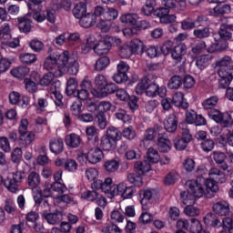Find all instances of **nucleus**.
I'll use <instances>...</instances> for the list:
<instances>
[{"instance_id": "obj_1", "label": "nucleus", "mask_w": 233, "mask_h": 233, "mask_svg": "<svg viewBox=\"0 0 233 233\" xmlns=\"http://www.w3.org/2000/svg\"><path fill=\"white\" fill-rule=\"evenodd\" d=\"M68 63V52L62 54L53 53L45 58L43 66L44 70H47L49 74H53L55 77H61L65 74V66Z\"/></svg>"}, {"instance_id": "obj_2", "label": "nucleus", "mask_w": 233, "mask_h": 233, "mask_svg": "<svg viewBox=\"0 0 233 233\" xmlns=\"http://www.w3.org/2000/svg\"><path fill=\"white\" fill-rule=\"evenodd\" d=\"M136 94L137 96H141L146 94L147 97H156V96H159V97H165L167 96V86H159L156 84V81H152L150 79V76H144L137 85L135 89Z\"/></svg>"}, {"instance_id": "obj_3", "label": "nucleus", "mask_w": 233, "mask_h": 233, "mask_svg": "<svg viewBox=\"0 0 233 233\" xmlns=\"http://www.w3.org/2000/svg\"><path fill=\"white\" fill-rule=\"evenodd\" d=\"M121 139V132L116 127H111L106 130L99 143V148L106 152H112L116 148V145Z\"/></svg>"}, {"instance_id": "obj_4", "label": "nucleus", "mask_w": 233, "mask_h": 233, "mask_svg": "<svg viewBox=\"0 0 233 233\" xmlns=\"http://www.w3.org/2000/svg\"><path fill=\"white\" fill-rule=\"evenodd\" d=\"M215 66L219 68L218 76L219 77H223L228 76V74H233V61L232 57L226 56L220 58L218 61L215 63Z\"/></svg>"}, {"instance_id": "obj_5", "label": "nucleus", "mask_w": 233, "mask_h": 233, "mask_svg": "<svg viewBox=\"0 0 233 233\" xmlns=\"http://www.w3.org/2000/svg\"><path fill=\"white\" fill-rule=\"evenodd\" d=\"M186 187L187 188V192L185 191L184 194H192L195 198H203V194H205V188L203 185L199 183L198 180H188L186 182Z\"/></svg>"}, {"instance_id": "obj_6", "label": "nucleus", "mask_w": 233, "mask_h": 233, "mask_svg": "<svg viewBox=\"0 0 233 233\" xmlns=\"http://www.w3.org/2000/svg\"><path fill=\"white\" fill-rule=\"evenodd\" d=\"M170 9L165 7L157 8L154 12V15L159 18L160 23L163 25H170V23H176V15H169Z\"/></svg>"}, {"instance_id": "obj_7", "label": "nucleus", "mask_w": 233, "mask_h": 233, "mask_svg": "<svg viewBox=\"0 0 233 233\" xmlns=\"http://www.w3.org/2000/svg\"><path fill=\"white\" fill-rule=\"evenodd\" d=\"M219 102L218 96H212L202 101V106L207 111L208 117H212L216 112L219 110L216 109L218 103Z\"/></svg>"}, {"instance_id": "obj_8", "label": "nucleus", "mask_w": 233, "mask_h": 233, "mask_svg": "<svg viewBox=\"0 0 233 233\" xmlns=\"http://www.w3.org/2000/svg\"><path fill=\"white\" fill-rule=\"evenodd\" d=\"M113 194L121 196L123 199H130L134 196V187H127L125 183H120L117 187L113 188Z\"/></svg>"}, {"instance_id": "obj_9", "label": "nucleus", "mask_w": 233, "mask_h": 233, "mask_svg": "<svg viewBox=\"0 0 233 233\" xmlns=\"http://www.w3.org/2000/svg\"><path fill=\"white\" fill-rule=\"evenodd\" d=\"M41 216H42V218L46 219V221L49 225H59V223L63 221V212L59 210H56L53 213L41 211Z\"/></svg>"}, {"instance_id": "obj_10", "label": "nucleus", "mask_w": 233, "mask_h": 233, "mask_svg": "<svg viewBox=\"0 0 233 233\" xmlns=\"http://www.w3.org/2000/svg\"><path fill=\"white\" fill-rule=\"evenodd\" d=\"M49 94L51 95L52 99L55 98V105L58 106V108H63V95L59 90V83L55 82L50 85Z\"/></svg>"}, {"instance_id": "obj_11", "label": "nucleus", "mask_w": 233, "mask_h": 233, "mask_svg": "<svg viewBox=\"0 0 233 233\" xmlns=\"http://www.w3.org/2000/svg\"><path fill=\"white\" fill-rule=\"evenodd\" d=\"M210 119L225 127H232L233 124L232 116L227 112L220 113L219 111H215V115Z\"/></svg>"}, {"instance_id": "obj_12", "label": "nucleus", "mask_w": 233, "mask_h": 233, "mask_svg": "<svg viewBox=\"0 0 233 233\" xmlns=\"http://www.w3.org/2000/svg\"><path fill=\"white\" fill-rule=\"evenodd\" d=\"M228 48V42L215 38V42L212 43L207 49L208 54H219L225 52Z\"/></svg>"}, {"instance_id": "obj_13", "label": "nucleus", "mask_w": 233, "mask_h": 233, "mask_svg": "<svg viewBox=\"0 0 233 233\" xmlns=\"http://www.w3.org/2000/svg\"><path fill=\"white\" fill-rule=\"evenodd\" d=\"M212 158L215 161L216 165H218L220 170L224 172L228 170V163H227V155L221 151H214L212 154Z\"/></svg>"}, {"instance_id": "obj_14", "label": "nucleus", "mask_w": 233, "mask_h": 233, "mask_svg": "<svg viewBox=\"0 0 233 233\" xmlns=\"http://www.w3.org/2000/svg\"><path fill=\"white\" fill-rule=\"evenodd\" d=\"M177 115L175 113L169 114L164 120V128L167 132L172 134L177 130Z\"/></svg>"}, {"instance_id": "obj_15", "label": "nucleus", "mask_w": 233, "mask_h": 233, "mask_svg": "<svg viewBox=\"0 0 233 233\" xmlns=\"http://www.w3.org/2000/svg\"><path fill=\"white\" fill-rule=\"evenodd\" d=\"M187 45L185 43H180L176 46L171 53V57L176 63H181L183 57L187 56Z\"/></svg>"}, {"instance_id": "obj_16", "label": "nucleus", "mask_w": 233, "mask_h": 233, "mask_svg": "<svg viewBox=\"0 0 233 233\" xmlns=\"http://www.w3.org/2000/svg\"><path fill=\"white\" fill-rule=\"evenodd\" d=\"M212 208L218 216H228L230 214V204L225 200H220L213 204Z\"/></svg>"}, {"instance_id": "obj_17", "label": "nucleus", "mask_w": 233, "mask_h": 233, "mask_svg": "<svg viewBox=\"0 0 233 233\" xmlns=\"http://www.w3.org/2000/svg\"><path fill=\"white\" fill-rule=\"evenodd\" d=\"M35 139V134L29 131L28 133H19L18 147L20 148H28L32 142Z\"/></svg>"}, {"instance_id": "obj_18", "label": "nucleus", "mask_w": 233, "mask_h": 233, "mask_svg": "<svg viewBox=\"0 0 233 233\" xmlns=\"http://www.w3.org/2000/svg\"><path fill=\"white\" fill-rule=\"evenodd\" d=\"M26 185L34 190L41 185V175L35 171H31L26 177Z\"/></svg>"}, {"instance_id": "obj_19", "label": "nucleus", "mask_w": 233, "mask_h": 233, "mask_svg": "<svg viewBox=\"0 0 233 233\" xmlns=\"http://www.w3.org/2000/svg\"><path fill=\"white\" fill-rule=\"evenodd\" d=\"M204 223L208 227H212L213 228H220V227H223V222L219 220V218H218V215L216 213H208L204 217Z\"/></svg>"}, {"instance_id": "obj_20", "label": "nucleus", "mask_w": 233, "mask_h": 233, "mask_svg": "<svg viewBox=\"0 0 233 233\" xmlns=\"http://www.w3.org/2000/svg\"><path fill=\"white\" fill-rule=\"evenodd\" d=\"M117 187V185H113L112 186V178L107 177L105 178L104 181H102V187L101 190L102 192H105L106 196L109 199H114L116 198V194H114V188Z\"/></svg>"}, {"instance_id": "obj_21", "label": "nucleus", "mask_w": 233, "mask_h": 233, "mask_svg": "<svg viewBox=\"0 0 233 233\" xmlns=\"http://www.w3.org/2000/svg\"><path fill=\"white\" fill-rule=\"evenodd\" d=\"M103 157V149L100 147H94L90 149L87 154V159L89 163H92V165H97V163H99Z\"/></svg>"}, {"instance_id": "obj_22", "label": "nucleus", "mask_w": 233, "mask_h": 233, "mask_svg": "<svg viewBox=\"0 0 233 233\" xmlns=\"http://www.w3.org/2000/svg\"><path fill=\"white\" fill-rule=\"evenodd\" d=\"M66 145L69 148H79L83 143L81 137L76 133H71L66 137Z\"/></svg>"}, {"instance_id": "obj_23", "label": "nucleus", "mask_w": 233, "mask_h": 233, "mask_svg": "<svg viewBox=\"0 0 233 233\" xmlns=\"http://www.w3.org/2000/svg\"><path fill=\"white\" fill-rule=\"evenodd\" d=\"M171 101L177 108H182V110H187V108H188V102H187L185 95L181 92L175 93Z\"/></svg>"}, {"instance_id": "obj_24", "label": "nucleus", "mask_w": 233, "mask_h": 233, "mask_svg": "<svg viewBox=\"0 0 233 233\" xmlns=\"http://www.w3.org/2000/svg\"><path fill=\"white\" fill-rule=\"evenodd\" d=\"M18 28L22 34H29L32 30V21L28 19V15L17 18Z\"/></svg>"}, {"instance_id": "obj_25", "label": "nucleus", "mask_w": 233, "mask_h": 233, "mask_svg": "<svg viewBox=\"0 0 233 233\" xmlns=\"http://www.w3.org/2000/svg\"><path fill=\"white\" fill-rule=\"evenodd\" d=\"M232 30H233V25H228V24H223L220 25L219 31H218V35L219 39L222 41H230L232 39Z\"/></svg>"}, {"instance_id": "obj_26", "label": "nucleus", "mask_w": 233, "mask_h": 233, "mask_svg": "<svg viewBox=\"0 0 233 233\" xmlns=\"http://www.w3.org/2000/svg\"><path fill=\"white\" fill-rule=\"evenodd\" d=\"M208 176L217 183H225L227 181V175L218 167H212L208 171Z\"/></svg>"}, {"instance_id": "obj_27", "label": "nucleus", "mask_w": 233, "mask_h": 233, "mask_svg": "<svg viewBox=\"0 0 233 233\" xmlns=\"http://www.w3.org/2000/svg\"><path fill=\"white\" fill-rule=\"evenodd\" d=\"M110 48H112V43L107 40H103L96 44L94 52L97 54V56H104V54L110 52Z\"/></svg>"}, {"instance_id": "obj_28", "label": "nucleus", "mask_w": 233, "mask_h": 233, "mask_svg": "<svg viewBox=\"0 0 233 233\" xmlns=\"http://www.w3.org/2000/svg\"><path fill=\"white\" fill-rule=\"evenodd\" d=\"M97 23V19H96V15L92 13H86L82 17L79 18V25L83 26V28H90Z\"/></svg>"}, {"instance_id": "obj_29", "label": "nucleus", "mask_w": 233, "mask_h": 233, "mask_svg": "<svg viewBox=\"0 0 233 233\" xmlns=\"http://www.w3.org/2000/svg\"><path fill=\"white\" fill-rule=\"evenodd\" d=\"M134 167L137 172L140 174V176L143 174H147V172H150V170H152V164L148 162L147 158L143 161H137Z\"/></svg>"}, {"instance_id": "obj_30", "label": "nucleus", "mask_w": 233, "mask_h": 233, "mask_svg": "<svg viewBox=\"0 0 233 233\" xmlns=\"http://www.w3.org/2000/svg\"><path fill=\"white\" fill-rule=\"evenodd\" d=\"M49 148L53 154H61L65 149V143L62 138H54L49 143Z\"/></svg>"}, {"instance_id": "obj_31", "label": "nucleus", "mask_w": 233, "mask_h": 233, "mask_svg": "<svg viewBox=\"0 0 233 233\" xmlns=\"http://www.w3.org/2000/svg\"><path fill=\"white\" fill-rule=\"evenodd\" d=\"M120 21L129 26H136L137 25V21H139V15H137V14L122 15L120 16Z\"/></svg>"}, {"instance_id": "obj_32", "label": "nucleus", "mask_w": 233, "mask_h": 233, "mask_svg": "<svg viewBox=\"0 0 233 233\" xmlns=\"http://www.w3.org/2000/svg\"><path fill=\"white\" fill-rule=\"evenodd\" d=\"M147 28H150V22L147 20H138L135 27L126 29L124 34H131V35H136V30H147Z\"/></svg>"}, {"instance_id": "obj_33", "label": "nucleus", "mask_w": 233, "mask_h": 233, "mask_svg": "<svg viewBox=\"0 0 233 233\" xmlns=\"http://www.w3.org/2000/svg\"><path fill=\"white\" fill-rule=\"evenodd\" d=\"M193 35L197 37V39H207V37H210V27L198 26L194 29Z\"/></svg>"}, {"instance_id": "obj_34", "label": "nucleus", "mask_w": 233, "mask_h": 233, "mask_svg": "<svg viewBox=\"0 0 233 233\" xmlns=\"http://www.w3.org/2000/svg\"><path fill=\"white\" fill-rule=\"evenodd\" d=\"M28 74H30V68L25 66H18L11 70V75L17 79H23L24 77H26Z\"/></svg>"}, {"instance_id": "obj_35", "label": "nucleus", "mask_w": 233, "mask_h": 233, "mask_svg": "<svg viewBox=\"0 0 233 233\" xmlns=\"http://www.w3.org/2000/svg\"><path fill=\"white\" fill-rule=\"evenodd\" d=\"M156 0H146L145 5L141 8L142 15H152L156 12Z\"/></svg>"}, {"instance_id": "obj_36", "label": "nucleus", "mask_w": 233, "mask_h": 233, "mask_svg": "<svg viewBox=\"0 0 233 233\" xmlns=\"http://www.w3.org/2000/svg\"><path fill=\"white\" fill-rule=\"evenodd\" d=\"M146 159L147 160L148 163L154 165L161 161V157L159 156V152H157L154 147H149L147 151Z\"/></svg>"}, {"instance_id": "obj_37", "label": "nucleus", "mask_w": 233, "mask_h": 233, "mask_svg": "<svg viewBox=\"0 0 233 233\" xmlns=\"http://www.w3.org/2000/svg\"><path fill=\"white\" fill-rule=\"evenodd\" d=\"M34 201L35 205H38L39 208L42 212H50V203H48V199H45L41 197V195H36L34 197Z\"/></svg>"}, {"instance_id": "obj_38", "label": "nucleus", "mask_w": 233, "mask_h": 233, "mask_svg": "<svg viewBox=\"0 0 233 233\" xmlns=\"http://www.w3.org/2000/svg\"><path fill=\"white\" fill-rule=\"evenodd\" d=\"M67 68V72L72 76H76L77 72H79V64L74 58L68 56V61L65 66V71Z\"/></svg>"}, {"instance_id": "obj_39", "label": "nucleus", "mask_w": 233, "mask_h": 233, "mask_svg": "<svg viewBox=\"0 0 233 233\" xmlns=\"http://www.w3.org/2000/svg\"><path fill=\"white\" fill-rule=\"evenodd\" d=\"M218 183H219V182H216V180L212 179L211 177H209L208 179H206V181H205L206 190L208 193L212 192V194H210L209 197L207 196V198L214 197V193H216V192H218V190H219V187L218 186Z\"/></svg>"}, {"instance_id": "obj_40", "label": "nucleus", "mask_w": 233, "mask_h": 233, "mask_svg": "<svg viewBox=\"0 0 233 233\" xmlns=\"http://www.w3.org/2000/svg\"><path fill=\"white\" fill-rule=\"evenodd\" d=\"M77 81L76 78L71 77L66 82V96H75L77 92Z\"/></svg>"}, {"instance_id": "obj_41", "label": "nucleus", "mask_w": 233, "mask_h": 233, "mask_svg": "<svg viewBox=\"0 0 233 233\" xmlns=\"http://www.w3.org/2000/svg\"><path fill=\"white\" fill-rule=\"evenodd\" d=\"M86 14V4L80 2L73 8V15L76 19H79Z\"/></svg>"}, {"instance_id": "obj_42", "label": "nucleus", "mask_w": 233, "mask_h": 233, "mask_svg": "<svg viewBox=\"0 0 233 233\" xmlns=\"http://www.w3.org/2000/svg\"><path fill=\"white\" fill-rule=\"evenodd\" d=\"M181 85H183V77H181V76L176 75L169 79L167 83V88H169V90H177Z\"/></svg>"}, {"instance_id": "obj_43", "label": "nucleus", "mask_w": 233, "mask_h": 233, "mask_svg": "<svg viewBox=\"0 0 233 233\" xmlns=\"http://www.w3.org/2000/svg\"><path fill=\"white\" fill-rule=\"evenodd\" d=\"M108 65H110V58L108 56H102L96 61L95 70L96 72H103Z\"/></svg>"}, {"instance_id": "obj_44", "label": "nucleus", "mask_w": 233, "mask_h": 233, "mask_svg": "<svg viewBox=\"0 0 233 233\" xmlns=\"http://www.w3.org/2000/svg\"><path fill=\"white\" fill-rule=\"evenodd\" d=\"M129 48L133 54H143L145 52L143 42L139 39L132 40Z\"/></svg>"}, {"instance_id": "obj_45", "label": "nucleus", "mask_w": 233, "mask_h": 233, "mask_svg": "<svg viewBox=\"0 0 233 233\" xmlns=\"http://www.w3.org/2000/svg\"><path fill=\"white\" fill-rule=\"evenodd\" d=\"M4 185L5 188H7L10 192L13 194H15L17 190H19V184L18 182H15V179L12 177H7L6 179L4 180Z\"/></svg>"}, {"instance_id": "obj_46", "label": "nucleus", "mask_w": 233, "mask_h": 233, "mask_svg": "<svg viewBox=\"0 0 233 233\" xmlns=\"http://www.w3.org/2000/svg\"><path fill=\"white\" fill-rule=\"evenodd\" d=\"M190 223L191 224L189 225V232H193V233L208 232V231L203 230V226L201 225V222L198 218H191Z\"/></svg>"}, {"instance_id": "obj_47", "label": "nucleus", "mask_w": 233, "mask_h": 233, "mask_svg": "<svg viewBox=\"0 0 233 233\" xmlns=\"http://www.w3.org/2000/svg\"><path fill=\"white\" fill-rule=\"evenodd\" d=\"M210 61H212V56L208 55H203L196 61V66L200 70H205V68L210 65Z\"/></svg>"}, {"instance_id": "obj_48", "label": "nucleus", "mask_w": 233, "mask_h": 233, "mask_svg": "<svg viewBox=\"0 0 233 233\" xmlns=\"http://www.w3.org/2000/svg\"><path fill=\"white\" fill-rule=\"evenodd\" d=\"M19 59L24 65H34L37 61V56L35 54L24 53L20 55Z\"/></svg>"}, {"instance_id": "obj_49", "label": "nucleus", "mask_w": 233, "mask_h": 233, "mask_svg": "<svg viewBox=\"0 0 233 233\" xmlns=\"http://www.w3.org/2000/svg\"><path fill=\"white\" fill-rule=\"evenodd\" d=\"M127 181L135 185V187H142L143 186V177H141V174L137 173H129L127 175Z\"/></svg>"}, {"instance_id": "obj_50", "label": "nucleus", "mask_w": 233, "mask_h": 233, "mask_svg": "<svg viewBox=\"0 0 233 233\" xmlns=\"http://www.w3.org/2000/svg\"><path fill=\"white\" fill-rule=\"evenodd\" d=\"M96 120L97 123V127H99L101 130H105V128H106V127L108 126V121H106V115L103 111H100L96 116Z\"/></svg>"}, {"instance_id": "obj_51", "label": "nucleus", "mask_w": 233, "mask_h": 233, "mask_svg": "<svg viewBox=\"0 0 233 233\" xmlns=\"http://www.w3.org/2000/svg\"><path fill=\"white\" fill-rule=\"evenodd\" d=\"M179 128L181 129L182 139L190 143V141H192V134H190L188 125H187V123H182L179 125Z\"/></svg>"}, {"instance_id": "obj_52", "label": "nucleus", "mask_w": 233, "mask_h": 233, "mask_svg": "<svg viewBox=\"0 0 233 233\" xmlns=\"http://www.w3.org/2000/svg\"><path fill=\"white\" fill-rule=\"evenodd\" d=\"M157 136V131L156 128L151 127L147 128L144 133V137L142 140V143H147L148 141H154L156 139V137Z\"/></svg>"}, {"instance_id": "obj_53", "label": "nucleus", "mask_w": 233, "mask_h": 233, "mask_svg": "<svg viewBox=\"0 0 233 233\" xmlns=\"http://www.w3.org/2000/svg\"><path fill=\"white\" fill-rule=\"evenodd\" d=\"M0 39L4 43H8L12 39V35L10 34V25H5L0 30Z\"/></svg>"}, {"instance_id": "obj_54", "label": "nucleus", "mask_w": 233, "mask_h": 233, "mask_svg": "<svg viewBox=\"0 0 233 233\" xmlns=\"http://www.w3.org/2000/svg\"><path fill=\"white\" fill-rule=\"evenodd\" d=\"M104 167L106 172L112 174V172H116V170L119 168V162H117L116 159L107 160L106 161Z\"/></svg>"}, {"instance_id": "obj_55", "label": "nucleus", "mask_w": 233, "mask_h": 233, "mask_svg": "<svg viewBox=\"0 0 233 233\" xmlns=\"http://www.w3.org/2000/svg\"><path fill=\"white\" fill-rule=\"evenodd\" d=\"M122 136H123V137L127 139V141H134V139H136V136H137L136 130L134 129V127L132 126H129L123 129Z\"/></svg>"}, {"instance_id": "obj_56", "label": "nucleus", "mask_w": 233, "mask_h": 233, "mask_svg": "<svg viewBox=\"0 0 233 233\" xmlns=\"http://www.w3.org/2000/svg\"><path fill=\"white\" fill-rule=\"evenodd\" d=\"M218 86L219 88H228L230 86V83L233 79L232 73H228L224 76H219Z\"/></svg>"}, {"instance_id": "obj_57", "label": "nucleus", "mask_w": 233, "mask_h": 233, "mask_svg": "<svg viewBox=\"0 0 233 233\" xmlns=\"http://www.w3.org/2000/svg\"><path fill=\"white\" fill-rule=\"evenodd\" d=\"M23 157V149L21 147H15L11 153V161L15 165H19L21 163V159Z\"/></svg>"}, {"instance_id": "obj_58", "label": "nucleus", "mask_w": 233, "mask_h": 233, "mask_svg": "<svg viewBox=\"0 0 233 233\" xmlns=\"http://www.w3.org/2000/svg\"><path fill=\"white\" fill-rule=\"evenodd\" d=\"M29 47L33 52H43L45 50V43L41 40L34 39L29 43Z\"/></svg>"}, {"instance_id": "obj_59", "label": "nucleus", "mask_w": 233, "mask_h": 233, "mask_svg": "<svg viewBox=\"0 0 233 233\" xmlns=\"http://www.w3.org/2000/svg\"><path fill=\"white\" fill-rule=\"evenodd\" d=\"M101 92L103 96H108L110 94H115L117 92V86L114 83H106L102 88Z\"/></svg>"}, {"instance_id": "obj_60", "label": "nucleus", "mask_w": 233, "mask_h": 233, "mask_svg": "<svg viewBox=\"0 0 233 233\" xmlns=\"http://www.w3.org/2000/svg\"><path fill=\"white\" fill-rule=\"evenodd\" d=\"M115 116L118 121H123V123H129L130 122V115L127 114V111L125 109H118L115 113Z\"/></svg>"}, {"instance_id": "obj_61", "label": "nucleus", "mask_w": 233, "mask_h": 233, "mask_svg": "<svg viewBox=\"0 0 233 233\" xmlns=\"http://www.w3.org/2000/svg\"><path fill=\"white\" fill-rule=\"evenodd\" d=\"M173 143L176 150H185V148H187V146L190 142H187V140L177 137L173 140Z\"/></svg>"}, {"instance_id": "obj_62", "label": "nucleus", "mask_w": 233, "mask_h": 233, "mask_svg": "<svg viewBox=\"0 0 233 233\" xmlns=\"http://www.w3.org/2000/svg\"><path fill=\"white\" fill-rule=\"evenodd\" d=\"M205 48H207V42L205 41H200L191 45V51L193 54L199 55L205 50Z\"/></svg>"}, {"instance_id": "obj_63", "label": "nucleus", "mask_w": 233, "mask_h": 233, "mask_svg": "<svg viewBox=\"0 0 233 233\" xmlns=\"http://www.w3.org/2000/svg\"><path fill=\"white\" fill-rule=\"evenodd\" d=\"M179 177V175L176 171L169 172L164 180L165 185H174L176 181H177V178Z\"/></svg>"}, {"instance_id": "obj_64", "label": "nucleus", "mask_w": 233, "mask_h": 233, "mask_svg": "<svg viewBox=\"0 0 233 233\" xmlns=\"http://www.w3.org/2000/svg\"><path fill=\"white\" fill-rule=\"evenodd\" d=\"M117 15H119V13L115 8H107L106 13L104 14V19L106 21H114V19H117Z\"/></svg>"}]
</instances>
